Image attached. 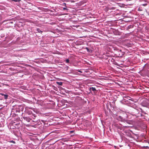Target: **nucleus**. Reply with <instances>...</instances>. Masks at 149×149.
Segmentation results:
<instances>
[{"mask_svg": "<svg viewBox=\"0 0 149 149\" xmlns=\"http://www.w3.org/2000/svg\"><path fill=\"white\" fill-rule=\"evenodd\" d=\"M57 84L58 85L60 86H62L63 84V82H56Z\"/></svg>", "mask_w": 149, "mask_h": 149, "instance_id": "obj_10", "label": "nucleus"}, {"mask_svg": "<svg viewBox=\"0 0 149 149\" xmlns=\"http://www.w3.org/2000/svg\"><path fill=\"white\" fill-rule=\"evenodd\" d=\"M119 117L120 118V119H121V120H123L125 123H128V124H131L132 122L131 121H130V120H125V119H123V118L120 116H119Z\"/></svg>", "mask_w": 149, "mask_h": 149, "instance_id": "obj_2", "label": "nucleus"}, {"mask_svg": "<svg viewBox=\"0 0 149 149\" xmlns=\"http://www.w3.org/2000/svg\"><path fill=\"white\" fill-rule=\"evenodd\" d=\"M141 116H143V114H141Z\"/></svg>", "mask_w": 149, "mask_h": 149, "instance_id": "obj_20", "label": "nucleus"}, {"mask_svg": "<svg viewBox=\"0 0 149 149\" xmlns=\"http://www.w3.org/2000/svg\"><path fill=\"white\" fill-rule=\"evenodd\" d=\"M145 5H146V4H145V5H143L144 6H145Z\"/></svg>", "mask_w": 149, "mask_h": 149, "instance_id": "obj_23", "label": "nucleus"}, {"mask_svg": "<svg viewBox=\"0 0 149 149\" xmlns=\"http://www.w3.org/2000/svg\"><path fill=\"white\" fill-rule=\"evenodd\" d=\"M0 94L1 95L3 96V98L5 100L7 99L8 98V97H10L9 96L6 94H4L3 93H1Z\"/></svg>", "mask_w": 149, "mask_h": 149, "instance_id": "obj_5", "label": "nucleus"}, {"mask_svg": "<svg viewBox=\"0 0 149 149\" xmlns=\"http://www.w3.org/2000/svg\"><path fill=\"white\" fill-rule=\"evenodd\" d=\"M124 127H129L128 126H124Z\"/></svg>", "mask_w": 149, "mask_h": 149, "instance_id": "obj_19", "label": "nucleus"}, {"mask_svg": "<svg viewBox=\"0 0 149 149\" xmlns=\"http://www.w3.org/2000/svg\"><path fill=\"white\" fill-rule=\"evenodd\" d=\"M66 9H67L66 8H63V10H65Z\"/></svg>", "mask_w": 149, "mask_h": 149, "instance_id": "obj_18", "label": "nucleus"}, {"mask_svg": "<svg viewBox=\"0 0 149 149\" xmlns=\"http://www.w3.org/2000/svg\"><path fill=\"white\" fill-rule=\"evenodd\" d=\"M133 111L136 114H137L139 113V110L136 109H135L134 110H133Z\"/></svg>", "mask_w": 149, "mask_h": 149, "instance_id": "obj_7", "label": "nucleus"}, {"mask_svg": "<svg viewBox=\"0 0 149 149\" xmlns=\"http://www.w3.org/2000/svg\"><path fill=\"white\" fill-rule=\"evenodd\" d=\"M23 118L27 122H29L31 120V118L28 117H23Z\"/></svg>", "mask_w": 149, "mask_h": 149, "instance_id": "obj_6", "label": "nucleus"}, {"mask_svg": "<svg viewBox=\"0 0 149 149\" xmlns=\"http://www.w3.org/2000/svg\"><path fill=\"white\" fill-rule=\"evenodd\" d=\"M116 54L118 55V56H122L124 54L123 52H122V51L120 49H117Z\"/></svg>", "mask_w": 149, "mask_h": 149, "instance_id": "obj_1", "label": "nucleus"}, {"mask_svg": "<svg viewBox=\"0 0 149 149\" xmlns=\"http://www.w3.org/2000/svg\"><path fill=\"white\" fill-rule=\"evenodd\" d=\"M83 48H84V49H87V51L88 52H92V50L91 49H89L87 47H86L85 48L83 47Z\"/></svg>", "mask_w": 149, "mask_h": 149, "instance_id": "obj_8", "label": "nucleus"}, {"mask_svg": "<svg viewBox=\"0 0 149 149\" xmlns=\"http://www.w3.org/2000/svg\"><path fill=\"white\" fill-rule=\"evenodd\" d=\"M145 5H146V4H145V5H143L144 6H145Z\"/></svg>", "mask_w": 149, "mask_h": 149, "instance_id": "obj_24", "label": "nucleus"}, {"mask_svg": "<svg viewBox=\"0 0 149 149\" xmlns=\"http://www.w3.org/2000/svg\"><path fill=\"white\" fill-rule=\"evenodd\" d=\"M41 121H42V122H44V120H42Z\"/></svg>", "mask_w": 149, "mask_h": 149, "instance_id": "obj_21", "label": "nucleus"}, {"mask_svg": "<svg viewBox=\"0 0 149 149\" xmlns=\"http://www.w3.org/2000/svg\"><path fill=\"white\" fill-rule=\"evenodd\" d=\"M89 90L90 91V93H91V91H93L94 94L96 93V90L95 87H90L89 88Z\"/></svg>", "mask_w": 149, "mask_h": 149, "instance_id": "obj_4", "label": "nucleus"}, {"mask_svg": "<svg viewBox=\"0 0 149 149\" xmlns=\"http://www.w3.org/2000/svg\"><path fill=\"white\" fill-rule=\"evenodd\" d=\"M10 142H11V143H15V141H13V140L11 141Z\"/></svg>", "mask_w": 149, "mask_h": 149, "instance_id": "obj_16", "label": "nucleus"}, {"mask_svg": "<svg viewBox=\"0 0 149 149\" xmlns=\"http://www.w3.org/2000/svg\"><path fill=\"white\" fill-rule=\"evenodd\" d=\"M12 1H14L15 2H19L21 1L20 0H12Z\"/></svg>", "mask_w": 149, "mask_h": 149, "instance_id": "obj_13", "label": "nucleus"}, {"mask_svg": "<svg viewBox=\"0 0 149 149\" xmlns=\"http://www.w3.org/2000/svg\"><path fill=\"white\" fill-rule=\"evenodd\" d=\"M115 7H109L108 8L109 10H114L115 9Z\"/></svg>", "mask_w": 149, "mask_h": 149, "instance_id": "obj_9", "label": "nucleus"}, {"mask_svg": "<svg viewBox=\"0 0 149 149\" xmlns=\"http://www.w3.org/2000/svg\"><path fill=\"white\" fill-rule=\"evenodd\" d=\"M133 27V26L132 25H130L128 27H127V29H129L130 28H132Z\"/></svg>", "mask_w": 149, "mask_h": 149, "instance_id": "obj_12", "label": "nucleus"}, {"mask_svg": "<svg viewBox=\"0 0 149 149\" xmlns=\"http://www.w3.org/2000/svg\"><path fill=\"white\" fill-rule=\"evenodd\" d=\"M37 31L39 33H42V31L41 30H40V29H37Z\"/></svg>", "mask_w": 149, "mask_h": 149, "instance_id": "obj_14", "label": "nucleus"}, {"mask_svg": "<svg viewBox=\"0 0 149 149\" xmlns=\"http://www.w3.org/2000/svg\"><path fill=\"white\" fill-rule=\"evenodd\" d=\"M65 61L67 63H69V60L68 59H67L65 60Z\"/></svg>", "mask_w": 149, "mask_h": 149, "instance_id": "obj_15", "label": "nucleus"}, {"mask_svg": "<svg viewBox=\"0 0 149 149\" xmlns=\"http://www.w3.org/2000/svg\"><path fill=\"white\" fill-rule=\"evenodd\" d=\"M141 109V112L143 113H144L145 114H146V113H145L141 109Z\"/></svg>", "mask_w": 149, "mask_h": 149, "instance_id": "obj_17", "label": "nucleus"}, {"mask_svg": "<svg viewBox=\"0 0 149 149\" xmlns=\"http://www.w3.org/2000/svg\"><path fill=\"white\" fill-rule=\"evenodd\" d=\"M145 5H146V4H145V5H143L144 6H145Z\"/></svg>", "mask_w": 149, "mask_h": 149, "instance_id": "obj_22", "label": "nucleus"}, {"mask_svg": "<svg viewBox=\"0 0 149 149\" xmlns=\"http://www.w3.org/2000/svg\"><path fill=\"white\" fill-rule=\"evenodd\" d=\"M142 106L143 107H146L147 106V105L146 104L142 103Z\"/></svg>", "mask_w": 149, "mask_h": 149, "instance_id": "obj_11", "label": "nucleus"}, {"mask_svg": "<svg viewBox=\"0 0 149 149\" xmlns=\"http://www.w3.org/2000/svg\"><path fill=\"white\" fill-rule=\"evenodd\" d=\"M26 112L29 115L32 114V116H32V117L33 118H35L36 117V115L35 114H33L32 111H31V110H27Z\"/></svg>", "mask_w": 149, "mask_h": 149, "instance_id": "obj_3", "label": "nucleus"}]
</instances>
